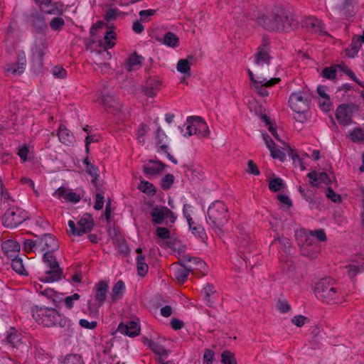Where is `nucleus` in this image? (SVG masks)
<instances>
[{"label":"nucleus","mask_w":364,"mask_h":364,"mask_svg":"<svg viewBox=\"0 0 364 364\" xmlns=\"http://www.w3.org/2000/svg\"><path fill=\"white\" fill-rule=\"evenodd\" d=\"M319 251L318 242L309 236H305V241L300 245L301 255L313 259L317 257Z\"/></svg>","instance_id":"13"},{"label":"nucleus","mask_w":364,"mask_h":364,"mask_svg":"<svg viewBox=\"0 0 364 364\" xmlns=\"http://www.w3.org/2000/svg\"><path fill=\"white\" fill-rule=\"evenodd\" d=\"M207 216L208 223L216 232H223V228L230 218L228 209L221 200H215L209 205Z\"/></svg>","instance_id":"3"},{"label":"nucleus","mask_w":364,"mask_h":364,"mask_svg":"<svg viewBox=\"0 0 364 364\" xmlns=\"http://www.w3.org/2000/svg\"><path fill=\"white\" fill-rule=\"evenodd\" d=\"M246 171L249 174H252L254 176H259L260 174L259 168L257 167V164L252 160H249L247 161V168Z\"/></svg>","instance_id":"59"},{"label":"nucleus","mask_w":364,"mask_h":364,"mask_svg":"<svg viewBox=\"0 0 364 364\" xmlns=\"http://www.w3.org/2000/svg\"><path fill=\"white\" fill-rule=\"evenodd\" d=\"M336 67L337 65L324 68L321 73L322 77L328 80L335 79L336 77Z\"/></svg>","instance_id":"50"},{"label":"nucleus","mask_w":364,"mask_h":364,"mask_svg":"<svg viewBox=\"0 0 364 364\" xmlns=\"http://www.w3.org/2000/svg\"><path fill=\"white\" fill-rule=\"evenodd\" d=\"M63 364H85V362L81 355L70 353L65 356Z\"/></svg>","instance_id":"45"},{"label":"nucleus","mask_w":364,"mask_h":364,"mask_svg":"<svg viewBox=\"0 0 364 364\" xmlns=\"http://www.w3.org/2000/svg\"><path fill=\"white\" fill-rule=\"evenodd\" d=\"M124 290V282L122 280L117 281L112 289L111 299L112 301H117L121 299L123 296Z\"/></svg>","instance_id":"34"},{"label":"nucleus","mask_w":364,"mask_h":364,"mask_svg":"<svg viewBox=\"0 0 364 364\" xmlns=\"http://www.w3.org/2000/svg\"><path fill=\"white\" fill-rule=\"evenodd\" d=\"M174 182L173 174L167 173L161 180V187L163 190H169Z\"/></svg>","instance_id":"47"},{"label":"nucleus","mask_w":364,"mask_h":364,"mask_svg":"<svg viewBox=\"0 0 364 364\" xmlns=\"http://www.w3.org/2000/svg\"><path fill=\"white\" fill-rule=\"evenodd\" d=\"M98 101L106 107L107 112L119 109L120 105L112 95H102Z\"/></svg>","instance_id":"29"},{"label":"nucleus","mask_w":364,"mask_h":364,"mask_svg":"<svg viewBox=\"0 0 364 364\" xmlns=\"http://www.w3.org/2000/svg\"><path fill=\"white\" fill-rule=\"evenodd\" d=\"M28 21L36 33H41L47 28V24L43 11L37 10L36 8L31 9V13L27 17Z\"/></svg>","instance_id":"12"},{"label":"nucleus","mask_w":364,"mask_h":364,"mask_svg":"<svg viewBox=\"0 0 364 364\" xmlns=\"http://www.w3.org/2000/svg\"><path fill=\"white\" fill-rule=\"evenodd\" d=\"M117 331L129 337H135L140 333V327L137 322L129 321L127 323H120Z\"/></svg>","instance_id":"20"},{"label":"nucleus","mask_w":364,"mask_h":364,"mask_svg":"<svg viewBox=\"0 0 364 364\" xmlns=\"http://www.w3.org/2000/svg\"><path fill=\"white\" fill-rule=\"evenodd\" d=\"M190 230L192 233L199 238L202 242H205L207 239V235L205 233V229L201 225H197L196 227L189 226Z\"/></svg>","instance_id":"46"},{"label":"nucleus","mask_w":364,"mask_h":364,"mask_svg":"<svg viewBox=\"0 0 364 364\" xmlns=\"http://www.w3.org/2000/svg\"><path fill=\"white\" fill-rule=\"evenodd\" d=\"M31 311L35 321L43 326L65 328L71 326V321L54 308L33 305Z\"/></svg>","instance_id":"2"},{"label":"nucleus","mask_w":364,"mask_h":364,"mask_svg":"<svg viewBox=\"0 0 364 364\" xmlns=\"http://www.w3.org/2000/svg\"><path fill=\"white\" fill-rule=\"evenodd\" d=\"M193 60L194 58L192 55H188L186 59L179 60L176 65L177 70L181 73L190 75L191 65Z\"/></svg>","instance_id":"36"},{"label":"nucleus","mask_w":364,"mask_h":364,"mask_svg":"<svg viewBox=\"0 0 364 364\" xmlns=\"http://www.w3.org/2000/svg\"><path fill=\"white\" fill-rule=\"evenodd\" d=\"M347 138L353 143H364V129L360 127L353 128L352 130L348 132Z\"/></svg>","instance_id":"32"},{"label":"nucleus","mask_w":364,"mask_h":364,"mask_svg":"<svg viewBox=\"0 0 364 364\" xmlns=\"http://www.w3.org/2000/svg\"><path fill=\"white\" fill-rule=\"evenodd\" d=\"M309 321V318L302 315H297L291 318V323L297 327H301Z\"/></svg>","instance_id":"63"},{"label":"nucleus","mask_w":364,"mask_h":364,"mask_svg":"<svg viewBox=\"0 0 364 364\" xmlns=\"http://www.w3.org/2000/svg\"><path fill=\"white\" fill-rule=\"evenodd\" d=\"M216 293L215 287L208 283L206 286L201 290L200 294L206 304L212 307L215 304L214 294Z\"/></svg>","instance_id":"30"},{"label":"nucleus","mask_w":364,"mask_h":364,"mask_svg":"<svg viewBox=\"0 0 364 364\" xmlns=\"http://www.w3.org/2000/svg\"><path fill=\"white\" fill-rule=\"evenodd\" d=\"M179 264L184 265L189 270H203L205 269L206 264L200 258L192 257L190 255H184L179 260Z\"/></svg>","instance_id":"16"},{"label":"nucleus","mask_w":364,"mask_h":364,"mask_svg":"<svg viewBox=\"0 0 364 364\" xmlns=\"http://www.w3.org/2000/svg\"><path fill=\"white\" fill-rule=\"evenodd\" d=\"M326 196L334 203L341 201V196L335 193L331 187L327 188L326 191Z\"/></svg>","instance_id":"60"},{"label":"nucleus","mask_w":364,"mask_h":364,"mask_svg":"<svg viewBox=\"0 0 364 364\" xmlns=\"http://www.w3.org/2000/svg\"><path fill=\"white\" fill-rule=\"evenodd\" d=\"M161 87V82L155 77H149L143 87V91L145 95L149 97L156 96Z\"/></svg>","instance_id":"21"},{"label":"nucleus","mask_w":364,"mask_h":364,"mask_svg":"<svg viewBox=\"0 0 364 364\" xmlns=\"http://www.w3.org/2000/svg\"><path fill=\"white\" fill-rule=\"evenodd\" d=\"M11 259V267L18 274L23 275L26 274L25 273V269L23 264V260L17 256L16 257H14Z\"/></svg>","instance_id":"44"},{"label":"nucleus","mask_w":364,"mask_h":364,"mask_svg":"<svg viewBox=\"0 0 364 364\" xmlns=\"http://www.w3.org/2000/svg\"><path fill=\"white\" fill-rule=\"evenodd\" d=\"M145 344H147L149 347L157 355H167L168 351L167 350L161 345L154 342L151 340L146 339L144 341Z\"/></svg>","instance_id":"39"},{"label":"nucleus","mask_w":364,"mask_h":364,"mask_svg":"<svg viewBox=\"0 0 364 364\" xmlns=\"http://www.w3.org/2000/svg\"><path fill=\"white\" fill-rule=\"evenodd\" d=\"M116 34L113 31H107L105 33L104 40L105 41H100L99 46L101 48L100 50H96L98 55H103L105 60H109L112 58L110 53L108 51L109 48H112L114 46L115 43L112 41V39H115Z\"/></svg>","instance_id":"15"},{"label":"nucleus","mask_w":364,"mask_h":364,"mask_svg":"<svg viewBox=\"0 0 364 364\" xmlns=\"http://www.w3.org/2000/svg\"><path fill=\"white\" fill-rule=\"evenodd\" d=\"M57 135L59 141L67 146L70 145L74 140L73 133L64 124L60 125Z\"/></svg>","instance_id":"31"},{"label":"nucleus","mask_w":364,"mask_h":364,"mask_svg":"<svg viewBox=\"0 0 364 364\" xmlns=\"http://www.w3.org/2000/svg\"><path fill=\"white\" fill-rule=\"evenodd\" d=\"M28 219H29V216L26 211L21 208L14 206L6 210L2 218V225L6 228H13Z\"/></svg>","instance_id":"5"},{"label":"nucleus","mask_w":364,"mask_h":364,"mask_svg":"<svg viewBox=\"0 0 364 364\" xmlns=\"http://www.w3.org/2000/svg\"><path fill=\"white\" fill-rule=\"evenodd\" d=\"M78 227L76 226L73 220L68 221V226L70 234L74 236H81L90 232L94 225V221L92 215L89 213L84 214L77 222Z\"/></svg>","instance_id":"7"},{"label":"nucleus","mask_w":364,"mask_h":364,"mask_svg":"<svg viewBox=\"0 0 364 364\" xmlns=\"http://www.w3.org/2000/svg\"><path fill=\"white\" fill-rule=\"evenodd\" d=\"M49 24L52 30L59 31L65 26V21L60 17H55L50 21Z\"/></svg>","instance_id":"53"},{"label":"nucleus","mask_w":364,"mask_h":364,"mask_svg":"<svg viewBox=\"0 0 364 364\" xmlns=\"http://www.w3.org/2000/svg\"><path fill=\"white\" fill-rule=\"evenodd\" d=\"M36 238L40 253L55 252L59 248V243L56 237L50 233H45L42 236L34 235Z\"/></svg>","instance_id":"11"},{"label":"nucleus","mask_w":364,"mask_h":364,"mask_svg":"<svg viewBox=\"0 0 364 364\" xmlns=\"http://www.w3.org/2000/svg\"><path fill=\"white\" fill-rule=\"evenodd\" d=\"M357 4V0H340L338 7L340 10L344 11L353 7Z\"/></svg>","instance_id":"58"},{"label":"nucleus","mask_w":364,"mask_h":364,"mask_svg":"<svg viewBox=\"0 0 364 364\" xmlns=\"http://www.w3.org/2000/svg\"><path fill=\"white\" fill-rule=\"evenodd\" d=\"M63 271L60 266L50 267L43 275L39 277V280L44 283H52L60 281L63 278Z\"/></svg>","instance_id":"19"},{"label":"nucleus","mask_w":364,"mask_h":364,"mask_svg":"<svg viewBox=\"0 0 364 364\" xmlns=\"http://www.w3.org/2000/svg\"><path fill=\"white\" fill-rule=\"evenodd\" d=\"M221 363L223 364H237V360L232 352L224 350L221 354Z\"/></svg>","instance_id":"48"},{"label":"nucleus","mask_w":364,"mask_h":364,"mask_svg":"<svg viewBox=\"0 0 364 364\" xmlns=\"http://www.w3.org/2000/svg\"><path fill=\"white\" fill-rule=\"evenodd\" d=\"M238 249L240 257L242 258L247 264L250 262V257L247 254H250L256 250V245L248 235L245 234L243 237V235L241 234V237H239Z\"/></svg>","instance_id":"14"},{"label":"nucleus","mask_w":364,"mask_h":364,"mask_svg":"<svg viewBox=\"0 0 364 364\" xmlns=\"http://www.w3.org/2000/svg\"><path fill=\"white\" fill-rule=\"evenodd\" d=\"M156 235L159 238L165 240L171 237L170 231L166 228L159 227L156 230Z\"/></svg>","instance_id":"62"},{"label":"nucleus","mask_w":364,"mask_h":364,"mask_svg":"<svg viewBox=\"0 0 364 364\" xmlns=\"http://www.w3.org/2000/svg\"><path fill=\"white\" fill-rule=\"evenodd\" d=\"M289 155L291 156L295 166H299L301 170H304L305 166L302 161V159L299 157V156L294 151L293 149H289Z\"/></svg>","instance_id":"56"},{"label":"nucleus","mask_w":364,"mask_h":364,"mask_svg":"<svg viewBox=\"0 0 364 364\" xmlns=\"http://www.w3.org/2000/svg\"><path fill=\"white\" fill-rule=\"evenodd\" d=\"M23 250L28 254L31 252H39L37 240H25L23 242Z\"/></svg>","instance_id":"43"},{"label":"nucleus","mask_w":364,"mask_h":364,"mask_svg":"<svg viewBox=\"0 0 364 364\" xmlns=\"http://www.w3.org/2000/svg\"><path fill=\"white\" fill-rule=\"evenodd\" d=\"M179 38L172 32H167L163 39V43L171 48H176L178 46Z\"/></svg>","instance_id":"40"},{"label":"nucleus","mask_w":364,"mask_h":364,"mask_svg":"<svg viewBox=\"0 0 364 364\" xmlns=\"http://www.w3.org/2000/svg\"><path fill=\"white\" fill-rule=\"evenodd\" d=\"M6 338L9 343H10L14 347H17L21 343V335L16 333H10L8 335Z\"/></svg>","instance_id":"64"},{"label":"nucleus","mask_w":364,"mask_h":364,"mask_svg":"<svg viewBox=\"0 0 364 364\" xmlns=\"http://www.w3.org/2000/svg\"><path fill=\"white\" fill-rule=\"evenodd\" d=\"M1 249L5 256L9 259H12L18 256L20 245L16 241L8 240L2 243Z\"/></svg>","instance_id":"23"},{"label":"nucleus","mask_w":364,"mask_h":364,"mask_svg":"<svg viewBox=\"0 0 364 364\" xmlns=\"http://www.w3.org/2000/svg\"><path fill=\"white\" fill-rule=\"evenodd\" d=\"M278 240L279 242L282 245V250L284 253H289L291 247V243L289 238L281 236L278 237L277 239H274V241Z\"/></svg>","instance_id":"51"},{"label":"nucleus","mask_w":364,"mask_h":364,"mask_svg":"<svg viewBox=\"0 0 364 364\" xmlns=\"http://www.w3.org/2000/svg\"><path fill=\"white\" fill-rule=\"evenodd\" d=\"M191 271L184 265L180 264L179 267L173 269V276L175 279L181 284H183L188 279V276Z\"/></svg>","instance_id":"35"},{"label":"nucleus","mask_w":364,"mask_h":364,"mask_svg":"<svg viewBox=\"0 0 364 364\" xmlns=\"http://www.w3.org/2000/svg\"><path fill=\"white\" fill-rule=\"evenodd\" d=\"M257 20L259 24L269 31L288 33L296 29L299 25V20L293 14L282 8H275Z\"/></svg>","instance_id":"1"},{"label":"nucleus","mask_w":364,"mask_h":364,"mask_svg":"<svg viewBox=\"0 0 364 364\" xmlns=\"http://www.w3.org/2000/svg\"><path fill=\"white\" fill-rule=\"evenodd\" d=\"M188 123H197V134L202 137H207L210 134L209 128L206 122L203 120L201 117L198 116H191L187 118Z\"/></svg>","instance_id":"26"},{"label":"nucleus","mask_w":364,"mask_h":364,"mask_svg":"<svg viewBox=\"0 0 364 364\" xmlns=\"http://www.w3.org/2000/svg\"><path fill=\"white\" fill-rule=\"evenodd\" d=\"M53 252H44L43 255V261L48 268H50V267H56L60 266L58 262L53 255Z\"/></svg>","instance_id":"41"},{"label":"nucleus","mask_w":364,"mask_h":364,"mask_svg":"<svg viewBox=\"0 0 364 364\" xmlns=\"http://www.w3.org/2000/svg\"><path fill=\"white\" fill-rule=\"evenodd\" d=\"M41 1V8H40L41 11L49 15H63V10L58 8V2H53L52 0H42Z\"/></svg>","instance_id":"28"},{"label":"nucleus","mask_w":364,"mask_h":364,"mask_svg":"<svg viewBox=\"0 0 364 364\" xmlns=\"http://www.w3.org/2000/svg\"><path fill=\"white\" fill-rule=\"evenodd\" d=\"M214 356V351L211 349L206 348L203 357V364H213Z\"/></svg>","instance_id":"57"},{"label":"nucleus","mask_w":364,"mask_h":364,"mask_svg":"<svg viewBox=\"0 0 364 364\" xmlns=\"http://www.w3.org/2000/svg\"><path fill=\"white\" fill-rule=\"evenodd\" d=\"M269 41L267 38H263L262 43L257 48V51L255 54L256 63L261 65L262 63L269 64L270 56H269V48L268 47Z\"/></svg>","instance_id":"17"},{"label":"nucleus","mask_w":364,"mask_h":364,"mask_svg":"<svg viewBox=\"0 0 364 364\" xmlns=\"http://www.w3.org/2000/svg\"><path fill=\"white\" fill-rule=\"evenodd\" d=\"M152 223L154 225L165 224L171 226L176 220L174 213L166 206H155L151 211Z\"/></svg>","instance_id":"6"},{"label":"nucleus","mask_w":364,"mask_h":364,"mask_svg":"<svg viewBox=\"0 0 364 364\" xmlns=\"http://www.w3.org/2000/svg\"><path fill=\"white\" fill-rule=\"evenodd\" d=\"M46 47L43 43H36L31 50L32 62L37 68H41L43 65V58Z\"/></svg>","instance_id":"22"},{"label":"nucleus","mask_w":364,"mask_h":364,"mask_svg":"<svg viewBox=\"0 0 364 364\" xmlns=\"http://www.w3.org/2000/svg\"><path fill=\"white\" fill-rule=\"evenodd\" d=\"M357 106L350 103L340 105L336 111V118L340 125L347 127L353 123V114L357 110Z\"/></svg>","instance_id":"10"},{"label":"nucleus","mask_w":364,"mask_h":364,"mask_svg":"<svg viewBox=\"0 0 364 364\" xmlns=\"http://www.w3.org/2000/svg\"><path fill=\"white\" fill-rule=\"evenodd\" d=\"M136 269L137 274L141 277H144L146 275L149 266L145 262V256L140 255L136 257Z\"/></svg>","instance_id":"37"},{"label":"nucleus","mask_w":364,"mask_h":364,"mask_svg":"<svg viewBox=\"0 0 364 364\" xmlns=\"http://www.w3.org/2000/svg\"><path fill=\"white\" fill-rule=\"evenodd\" d=\"M138 188L143 193L149 196H154L156 193V190L154 184L146 181H141L139 184Z\"/></svg>","instance_id":"42"},{"label":"nucleus","mask_w":364,"mask_h":364,"mask_svg":"<svg viewBox=\"0 0 364 364\" xmlns=\"http://www.w3.org/2000/svg\"><path fill=\"white\" fill-rule=\"evenodd\" d=\"M348 268V274L350 277H354L358 273H361L364 272V262L360 265H356L354 264H351L347 267Z\"/></svg>","instance_id":"52"},{"label":"nucleus","mask_w":364,"mask_h":364,"mask_svg":"<svg viewBox=\"0 0 364 364\" xmlns=\"http://www.w3.org/2000/svg\"><path fill=\"white\" fill-rule=\"evenodd\" d=\"M144 58L139 55L136 52H134L127 60L126 66L127 71L130 72L134 67L141 68L142 65V60Z\"/></svg>","instance_id":"33"},{"label":"nucleus","mask_w":364,"mask_h":364,"mask_svg":"<svg viewBox=\"0 0 364 364\" xmlns=\"http://www.w3.org/2000/svg\"><path fill=\"white\" fill-rule=\"evenodd\" d=\"M311 100L303 92H296L291 94L289 98V105L294 112H309Z\"/></svg>","instance_id":"9"},{"label":"nucleus","mask_w":364,"mask_h":364,"mask_svg":"<svg viewBox=\"0 0 364 364\" xmlns=\"http://www.w3.org/2000/svg\"><path fill=\"white\" fill-rule=\"evenodd\" d=\"M165 164L159 160H150L149 164L143 166V172L146 175L154 176L160 173L164 168Z\"/></svg>","instance_id":"27"},{"label":"nucleus","mask_w":364,"mask_h":364,"mask_svg":"<svg viewBox=\"0 0 364 364\" xmlns=\"http://www.w3.org/2000/svg\"><path fill=\"white\" fill-rule=\"evenodd\" d=\"M155 9H147L141 10L139 11V15L140 16V21L148 22L150 20V17L156 14Z\"/></svg>","instance_id":"54"},{"label":"nucleus","mask_w":364,"mask_h":364,"mask_svg":"<svg viewBox=\"0 0 364 364\" xmlns=\"http://www.w3.org/2000/svg\"><path fill=\"white\" fill-rule=\"evenodd\" d=\"M361 47V43L359 39L353 38L348 48L346 49V54L349 58H354L358 53Z\"/></svg>","instance_id":"38"},{"label":"nucleus","mask_w":364,"mask_h":364,"mask_svg":"<svg viewBox=\"0 0 364 364\" xmlns=\"http://www.w3.org/2000/svg\"><path fill=\"white\" fill-rule=\"evenodd\" d=\"M95 298L97 303L92 304L89 302L87 306L90 314L95 315L98 313L99 308L102 306L106 301L108 292V284L105 281H100L95 285Z\"/></svg>","instance_id":"8"},{"label":"nucleus","mask_w":364,"mask_h":364,"mask_svg":"<svg viewBox=\"0 0 364 364\" xmlns=\"http://www.w3.org/2000/svg\"><path fill=\"white\" fill-rule=\"evenodd\" d=\"M302 26L311 33H322L323 23L321 21L313 16L305 17L302 21Z\"/></svg>","instance_id":"25"},{"label":"nucleus","mask_w":364,"mask_h":364,"mask_svg":"<svg viewBox=\"0 0 364 364\" xmlns=\"http://www.w3.org/2000/svg\"><path fill=\"white\" fill-rule=\"evenodd\" d=\"M26 63V56L23 52L18 53L16 63H8L5 65V70L13 75H21L25 70Z\"/></svg>","instance_id":"18"},{"label":"nucleus","mask_w":364,"mask_h":364,"mask_svg":"<svg viewBox=\"0 0 364 364\" xmlns=\"http://www.w3.org/2000/svg\"><path fill=\"white\" fill-rule=\"evenodd\" d=\"M104 191H98V193H96V200L94 205V208L95 210H101L103 208L105 197H104Z\"/></svg>","instance_id":"55"},{"label":"nucleus","mask_w":364,"mask_h":364,"mask_svg":"<svg viewBox=\"0 0 364 364\" xmlns=\"http://www.w3.org/2000/svg\"><path fill=\"white\" fill-rule=\"evenodd\" d=\"M281 81L279 77H272L269 80L264 78L262 80L259 81L257 84L254 85L253 87L257 90V93L261 97H267L269 95V92L267 87H272Z\"/></svg>","instance_id":"24"},{"label":"nucleus","mask_w":364,"mask_h":364,"mask_svg":"<svg viewBox=\"0 0 364 364\" xmlns=\"http://www.w3.org/2000/svg\"><path fill=\"white\" fill-rule=\"evenodd\" d=\"M317 299L328 304H340L343 300V295L339 289L327 279H321L314 288Z\"/></svg>","instance_id":"4"},{"label":"nucleus","mask_w":364,"mask_h":364,"mask_svg":"<svg viewBox=\"0 0 364 364\" xmlns=\"http://www.w3.org/2000/svg\"><path fill=\"white\" fill-rule=\"evenodd\" d=\"M283 186V181L280 178H272L269 183V188L272 192L279 191Z\"/></svg>","instance_id":"49"},{"label":"nucleus","mask_w":364,"mask_h":364,"mask_svg":"<svg viewBox=\"0 0 364 364\" xmlns=\"http://www.w3.org/2000/svg\"><path fill=\"white\" fill-rule=\"evenodd\" d=\"M309 235L311 237H316L320 242H325L327 240L326 232L323 229L310 231Z\"/></svg>","instance_id":"61"}]
</instances>
